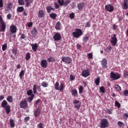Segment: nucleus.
Returning <instances> with one entry per match:
<instances>
[{
  "instance_id": "nucleus-1",
  "label": "nucleus",
  "mask_w": 128,
  "mask_h": 128,
  "mask_svg": "<svg viewBox=\"0 0 128 128\" xmlns=\"http://www.w3.org/2000/svg\"><path fill=\"white\" fill-rule=\"evenodd\" d=\"M6 28V24L4 20L2 17L0 16V32H4Z\"/></svg>"
},
{
  "instance_id": "nucleus-2",
  "label": "nucleus",
  "mask_w": 128,
  "mask_h": 128,
  "mask_svg": "<svg viewBox=\"0 0 128 128\" xmlns=\"http://www.w3.org/2000/svg\"><path fill=\"white\" fill-rule=\"evenodd\" d=\"M72 36L75 38H78L80 36H82V30L80 28H76L75 30V32L72 33Z\"/></svg>"
},
{
  "instance_id": "nucleus-3",
  "label": "nucleus",
  "mask_w": 128,
  "mask_h": 128,
  "mask_svg": "<svg viewBox=\"0 0 128 128\" xmlns=\"http://www.w3.org/2000/svg\"><path fill=\"white\" fill-rule=\"evenodd\" d=\"M110 78L112 80H116L120 78V74L118 72L114 73V72L112 71L110 73Z\"/></svg>"
},
{
  "instance_id": "nucleus-4",
  "label": "nucleus",
  "mask_w": 128,
  "mask_h": 128,
  "mask_svg": "<svg viewBox=\"0 0 128 128\" xmlns=\"http://www.w3.org/2000/svg\"><path fill=\"white\" fill-rule=\"evenodd\" d=\"M10 36H16V34L18 30V28L16 25H11L10 27Z\"/></svg>"
},
{
  "instance_id": "nucleus-5",
  "label": "nucleus",
  "mask_w": 128,
  "mask_h": 128,
  "mask_svg": "<svg viewBox=\"0 0 128 128\" xmlns=\"http://www.w3.org/2000/svg\"><path fill=\"white\" fill-rule=\"evenodd\" d=\"M54 88L56 90L63 92L64 90V83H61L60 84V83L58 82H56L54 84Z\"/></svg>"
},
{
  "instance_id": "nucleus-6",
  "label": "nucleus",
  "mask_w": 128,
  "mask_h": 128,
  "mask_svg": "<svg viewBox=\"0 0 128 128\" xmlns=\"http://www.w3.org/2000/svg\"><path fill=\"white\" fill-rule=\"evenodd\" d=\"M108 127V119L102 118L100 120V128H106Z\"/></svg>"
},
{
  "instance_id": "nucleus-7",
  "label": "nucleus",
  "mask_w": 128,
  "mask_h": 128,
  "mask_svg": "<svg viewBox=\"0 0 128 128\" xmlns=\"http://www.w3.org/2000/svg\"><path fill=\"white\" fill-rule=\"evenodd\" d=\"M110 43L112 44V46H116V44L118 43V38H116V34H113L111 36Z\"/></svg>"
},
{
  "instance_id": "nucleus-8",
  "label": "nucleus",
  "mask_w": 128,
  "mask_h": 128,
  "mask_svg": "<svg viewBox=\"0 0 128 128\" xmlns=\"http://www.w3.org/2000/svg\"><path fill=\"white\" fill-rule=\"evenodd\" d=\"M19 106L20 108H26L28 106V101L26 99L22 100L20 102Z\"/></svg>"
},
{
  "instance_id": "nucleus-9",
  "label": "nucleus",
  "mask_w": 128,
  "mask_h": 128,
  "mask_svg": "<svg viewBox=\"0 0 128 128\" xmlns=\"http://www.w3.org/2000/svg\"><path fill=\"white\" fill-rule=\"evenodd\" d=\"M62 61L67 64H72V60L68 56H62Z\"/></svg>"
},
{
  "instance_id": "nucleus-10",
  "label": "nucleus",
  "mask_w": 128,
  "mask_h": 128,
  "mask_svg": "<svg viewBox=\"0 0 128 128\" xmlns=\"http://www.w3.org/2000/svg\"><path fill=\"white\" fill-rule=\"evenodd\" d=\"M53 38L55 42H58L62 40V35L59 32H56Z\"/></svg>"
},
{
  "instance_id": "nucleus-11",
  "label": "nucleus",
  "mask_w": 128,
  "mask_h": 128,
  "mask_svg": "<svg viewBox=\"0 0 128 128\" xmlns=\"http://www.w3.org/2000/svg\"><path fill=\"white\" fill-rule=\"evenodd\" d=\"M105 10L109 12H114V6H112L110 4H108L105 6Z\"/></svg>"
},
{
  "instance_id": "nucleus-12",
  "label": "nucleus",
  "mask_w": 128,
  "mask_h": 128,
  "mask_svg": "<svg viewBox=\"0 0 128 128\" xmlns=\"http://www.w3.org/2000/svg\"><path fill=\"white\" fill-rule=\"evenodd\" d=\"M90 74V69L88 68L84 70L82 73V76H84V78H88Z\"/></svg>"
},
{
  "instance_id": "nucleus-13",
  "label": "nucleus",
  "mask_w": 128,
  "mask_h": 128,
  "mask_svg": "<svg viewBox=\"0 0 128 128\" xmlns=\"http://www.w3.org/2000/svg\"><path fill=\"white\" fill-rule=\"evenodd\" d=\"M101 64L102 68H108V60L106 58L102 60Z\"/></svg>"
},
{
  "instance_id": "nucleus-14",
  "label": "nucleus",
  "mask_w": 128,
  "mask_h": 128,
  "mask_svg": "<svg viewBox=\"0 0 128 128\" xmlns=\"http://www.w3.org/2000/svg\"><path fill=\"white\" fill-rule=\"evenodd\" d=\"M73 104H74V106L77 110H80V100H74Z\"/></svg>"
},
{
  "instance_id": "nucleus-15",
  "label": "nucleus",
  "mask_w": 128,
  "mask_h": 128,
  "mask_svg": "<svg viewBox=\"0 0 128 128\" xmlns=\"http://www.w3.org/2000/svg\"><path fill=\"white\" fill-rule=\"evenodd\" d=\"M40 65L44 68H46V67L48 66V61H46V60H42L40 61Z\"/></svg>"
},
{
  "instance_id": "nucleus-16",
  "label": "nucleus",
  "mask_w": 128,
  "mask_h": 128,
  "mask_svg": "<svg viewBox=\"0 0 128 128\" xmlns=\"http://www.w3.org/2000/svg\"><path fill=\"white\" fill-rule=\"evenodd\" d=\"M122 8L124 10L128 9V0H124V2L122 4Z\"/></svg>"
},
{
  "instance_id": "nucleus-17",
  "label": "nucleus",
  "mask_w": 128,
  "mask_h": 128,
  "mask_svg": "<svg viewBox=\"0 0 128 128\" xmlns=\"http://www.w3.org/2000/svg\"><path fill=\"white\" fill-rule=\"evenodd\" d=\"M34 116L38 118V116H40V108H36L34 111Z\"/></svg>"
},
{
  "instance_id": "nucleus-18",
  "label": "nucleus",
  "mask_w": 128,
  "mask_h": 128,
  "mask_svg": "<svg viewBox=\"0 0 128 128\" xmlns=\"http://www.w3.org/2000/svg\"><path fill=\"white\" fill-rule=\"evenodd\" d=\"M31 34L33 38H34L36 34H38V30L36 27H34L31 30Z\"/></svg>"
},
{
  "instance_id": "nucleus-19",
  "label": "nucleus",
  "mask_w": 128,
  "mask_h": 128,
  "mask_svg": "<svg viewBox=\"0 0 128 128\" xmlns=\"http://www.w3.org/2000/svg\"><path fill=\"white\" fill-rule=\"evenodd\" d=\"M12 2H9L8 4V6L6 8V12H10V10H12Z\"/></svg>"
},
{
  "instance_id": "nucleus-20",
  "label": "nucleus",
  "mask_w": 128,
  "mask_h": 128,
  "mask_svg": "<svg viewBox=\"0 0 128 128\" xmlns=\"http://www.w3.org/2000/svg\"><path fill=\"white\" fill-rule=\"evenodd\" d=\"M38 88H40V86H37L36 84L33 86V92L34 94H36V92H38L36 90Z\"/></svg>"
},
{
  "instance_id": "nucleus-21",
  "label": "nucleus",
  "mask_w": 128,
  "mask_h": 128,
  "mask_svg": "<svg viewBox=\"0 0 128 128\" xmlns=\"http://www.w3.org/2000/svg\"><path fill=\"white\" fill-rule=\"evenodd\" d=\"M38 16L40 18H44V11L42 10H39Z\"/></svg>"
},
{
  "instance_id": "nucleus-22",
  "label": "nucleus",
  "mask_w": 128,
  "mask_h": 128,
  "mask_svg": "<svg viewBox=\"0 0 128 128\" xmlns=\"http://www.w3.org/2000/svg\"><path fill=\"white\" fill-rule=\"evenodd\" d=\"M8 106H9V104H8V102H6V100H4L2 102L1 107L4 108Z\"/></svg>"
},
{
  "instance_id": "nucleus-23",
  "label": "nucleus",
  "mask_w": 128,
  "mask_h": 128,
  "mask_svg": "<svg viewBox=\"0 0 128 128\" xmlns=\"http://www.w3.org/2000/svg\"><path fill=\"white\" fill-rule=\"evenodd\" d=\"M31 46H32V50H34V52H36V50H38V44H31Z\"/></svg>"
},
{
  "instance_id": "nucleus-24",
  "label": "nucleus",
  "mask_w": 128,
  "mask_h": 128,
  "mask_svg": "<svg viewBox=\"0 0 128 128\" xmlns=\"http://www.w3.org/2000/svg\"><path fill=\"white\" fill-rule=\"evenodd\" d=\"M4 108L6 111V114H9L10 112V105H8Z\"/></svg>"
},
{
  "instance_id": "nucleus-25",
  "label": "nucleus",
  "mask_w": 128,
  "mask_h": 128,
  "mask_svg": "<svg viewBox=\"0 0 128 128\" xmlns=\"http://www.w3.org/2000/svg\"><path fill=\"white\" fill-rule=\"evenodd\" d=\"M78 10H82L84 8V2L79 3L78 4Z\"/></svg>"
},
{
  "instance_id": "nucleus-26",
  "label": "nucleus",
  "mask_w": 128,
  "mask_h": 128,
  "mask_svg": "<svg viewBox=\"0 0 128 128\" xmlns=\"http://www.w3.org/2000/svg\"><path fill=\"white\" fill-rule=\"evenodd\" d=\"M9 122L10 126L11 128H14V126H16V124H14V119H10Z\"/></svg>"
},
{
  "instance_id": "nucleus-27",
  "label": "nucleus",
  "mask_w": 128,
  "mask_h": 128,
  "mask_svg": "<svg viewBox=\"0 0 128 128\" xmlns=\"http://www.w3.org/2000/svg\"><path fill=\"white\" fill-rule=\"evenodd\" d=\"M60 22H58L56 23V26H55V28L56 30H60Z\"/></svg>"
},
{
  "instance_id": "nucleus-28",
  "label": "nucleus",
  "mask_w": 128,
  "mask_h": 128,
  "mask_svg": "<svg viewBox=\"0 0 128 128\" xmlns=\"http://www.w3.org/2000/svg\"><path fill=\"white\" fill-rule=\"evenodd\" d=\"M48 62H56V58L54 56H50L49 58L47 59Z\"/></svg>"
},
{
  "instance_id": "nucleus-29",
  "label": "nucleus",
  "mask_w": 128,
  "mask_h": 128,
  "mask_svg": "<svg viewBox=\"0 0 128 128\" xmlns=\"http://www.w3.org/2000/svg\"><path fill=\"white\" fill-rule=\"evenodd\" d=\"M71 94L72 96H78V90L76 89H74L71 90Z\"/></svg>"
},
{
  "instance_id": "nucleus-30",
  "label": "nucleus",
  "mask_w": 128,
  "mask_h": 128,
  "mask_svg": "<svg viewBox=\"0 0 128 128\" xmlns=\"http://www.w3.org/2000/svg\"><path fill=\"white\" fill-rule=\"evenodd\" d=\"M47 12L48 14H50V10H54V8L52 7L51 6H47L46 8Z\"/></svg>"
},
{
  "instance_id": "nucleus-31",
  "label": "nucleus",
  "mask_w": 128,
  "mask_h": 128,
  "mask_svg": "<svg viewBox=\"0 0 128 128\" xmlns=\"http://www.w3.org/2000/svg\"><path fill=\"white\" fill-rule=\"evenodd\" d=\"M24 10V8L23 6H19L17 8V12H22Z\"/></svg>"
},
{
  "instance_id": "nucleus-32",
  "label": "nucleus",
  "mask_w": 128,
  "mask_h": 128,
  "mask_svg": "<svg viewBox=\"0 0 128 128\" xmlns=\"http://www.w3.org/2000/svg\"><path fill=\"white\" fill-rule=\"evenodd\" d=\"M34 94H32V96H30L28 98V102L30 104L32 102V100H34Z\"/></svg>"
},
{
  "instance_id": "nucleus-33",
  "label": "nucleus",
  "mask_w": 128,
  "mask_h": 128,
  "mask_svg": "<svg viewBox=\"0 0 128 128\" xmlns=\"http://www.w3.org/2000/svg\"><path fill=\"white\" fill-rule=\"evenodd\" d=\"M26 2V8H29V6H30V0H24Z\"/></svg>"
},
{
  "instance_id": "nucleus-34",
  "label": "nucleus",
  "mask_w": 128,
  "mask_h": 128,
  "mask_svg": "<svg viewBox=\"0 0 128 128\" xmlns=\"http://www.w3.org/2000/svg\"><path fill=\"white\" fill-rule=\"evenodd\" d=\"M100 92H102V94L106 93V88H104V86H102L100 88Z\"/></svg>"
},
{
  "instance_id": "nucleus-35",
  "label": "nucleus",
  "mask_w": 128,
  "mask_h": 128,
  "mask_svg": "<svg viewBox=\"0 0 128 128\" xmlns=\"http://www.w3.org/2000/svg\"><path fill=\"white\" fill-rule=\"evenodd\" d=\"M117 124L118 126H120V128H122V126H126L124 122L120 121H118L117 123Z\"/></svg>"
},
{
  "instance_id": "nucleus-36",
  "label": "nucleus",
  "mask_w": 128,
  "mask_h": 128,
  "mask_svg": "<svg viewBox=\"0 0 128 128\" xmlns=\"http://www.w3.org/2000/svg\"><path fill=\"white\" fill-rule=\"evenodd\" d=\"M57 16L58 15L55 13H52L51 14H50V18H52L54 20H56V18Z\"/></svg>"
},
{
  "instance_id": "nucleus-37",
  "label": "nucleus",
  "mask_w": 128,
  "mask_h": 128,
  "mask_svg": "<svg viewBox=\"0 0 128 128\" xmlns=\"http://www.w3.org/2000/svg\"><path fill=\"white\" fill-rule=\"evenodd\" d=\"M25 72H26L25 70H22L21 72H20L19 74V77L20 78V80H22V76H24Z\"/></svg>"
},
{
  "instance_id": "nucleus-38",
  "label": "nucleus",
  "mask_w": 128,
  "mask_h": 128,
  "mask_svg": "<svg viewBox=\"0 0 128 128\" xmlns=\"http://www.w3.org/2000/svg\"><path fill=\"white\" fill-rule=\"evenodd\" d=\"M30 53L27 52L26 54V60H30Z\"/></svg>"
},
{
  "instance_id": "nucleus-39",
  "label": "nucleus",
  "mask_w": 128,
  "mask_h": 128,
  "mask_svg": "<svg viewBox=\"0 0 128 128\" xmlns=\"http://www.w3.org/2000/svg\"><path fill=\"white\" fill-rule=\"evenodd\" d=\"M6 100L8 102H13V99H12V96H8L6 98Z\"/></svg>"
},
{
  "instance_id": "nucleus-40",
  "label": "nucleus",
  "mask_w": 128,
  "mask_h": 128,
  "mask_svg": "<svg viewBox=\"0 0 128 128\" xmlns=\"http://www.w3.org/2000/svg\"><path fill=\"white\" fill-rule=\"evenodd\" d=\"M114 88L117 92H120V90H122V88H120L118 84L115 85Z\"/></svg>"
},
{
  "instance_id": "nucleus-41",
  "label": "nucleus",
  "mask_w": 128,
  "mask_h": 128,
  "mask_svg": "<svg viewBox=\"0 0 128 128\" xmlns=\"http://www.w3.org/2000/svg\"><path fill=\"white\" fill-rule=\"evenodd\" d=\"M70 0H66L65 2L64 1V6H68V4H70Z\"/></svg>"
},
{
  "instance_id": "nucleus-42",
  "label": "nucleus",
  "mask_w": 128,
  "mask_h": 128,
  "mask_svg": "<svg viewBox=\"0 0 128 128\" xmlns=\"http://www.w3.org/2000/svg\"><path fill=\"white\" fill-rule=\"evenodd\" d=\"M100 77H98V78L95 80L94 84H96V86H98V84H100Z\"/></svg>"
},
{
  "instance_id": "nucleus-43",
  "label": "nucleus",
  "mask_w": 128,
  "mask_h": 128,
  "mask_svg": "<svg viewBox=\"0 0 128 128\" xmlns=\"http://www.w3.org/2000/svg\"><path fill=\"white\" fill-rule=\"evenodd\" d=\"M89 38H90V37L86 35L83 38V42H88V40Z\"/></svg>"
},
{
  "instance_id": "nucleus-44",
  "label": "nucleus",
  "mask_w": 128,
  "mask_h": 128,
  "mask_svg": "<svg viewBox=\"0 0 128 128\" xmlns=\"http://www.w3.org/2000/svg\"><path fill=\"white\" fill-rule=\"evenodd\" d=\"M58 2L60 6H62L64 4V0H58Z\"/></svg>"
},
{
  "instance_id": "nucleus-45",
  "label": "nucleus",
  "mask_w": 128,
  "mask_h": 128,
  "mask_svg": "<svg viewBox=\"0 0 128 128\" xmlns=\"http://www.w3.org/2000/svg\"><path fill=\"white\" fill-rule=\"evenodd\" d=\"M41 84L44 88H48V84L46 83V82H42Z\"/></svg>"
},
{
  "instance_id": "nucleus-46",
  "label": "nucleus",
  "mask_w": 128,
  "mask_h": 128,
  "mask_svg": "<svg viewBox=\"0 0 128 128\" xmlns=\"http://www.w3.org/2000/svg\"><path fill=\"white\" fill-rule=\"evenodd\" d=\"M26 94L28 96H32V94H32V90H29L27 91Z\"/></svg>"
},
{
  "instance_id": "nucleus-47",
  "label": "nucleus",
  "mask_w": 128,
  "mask_h": 128,
  "mask_svg": "<svg viewBox=\"0 0 128 128\" xmlns=\"http://www.w3.org/2000/svg\"><path fill=\"white\" fill-rule=\"evenodd\" d=\"M18 4L20 6H24V0H18Z\"/></svg>"
},
{
  "instance_id": "nucleus-48",
  "label": "nucleus",
  "mask_w": 128,
  "mask_h": 128,
  "mask_svg": "<svg viewBox=\"0 0 128 128\" xmlns=\"http://www.w3.org/2000/svg\"><path fill=\"white\" fill-rule=\"evenodd\" d=\"M6 48H8V44H4L2 46V50L4 52L6 50Z\"/></svg>"
},
{
  "instance_id": "nucleus-49",
  "label": "nucleus",
  "mask_w": 128,
  "mask_h": 128,
  "mask_svg": "<svg viewBox=\"0 0 128 128\" xmlns=\"http://www.w3.org/2000/svg\"><path fill=\"white\" fill-rule=\"evenodd\" d=\"M84 91V88L82 87V86H80L79 88V94H82Z\"/></svg>"
},
{
  "instance_id": "nucleus-50",
  "label": "nucleus",
  "mask_w": 128,
  "mask_h": 128,
  "mask_svg": "<svg viewBox=\"0 0 128 128\" xmlns=\"http://www.w3.org/2000/svg\"><path fill=\"white\" fill-rule=\"evenodd\" d=\"M112 110H110L109 108L106 109V114H112Z\"/></svg>"
},
{
  "instance_id": "nucleus-51",
  "label": "nucleus",
  "mask_w": 128,
  "mask_h": 128,
  "mask_svg": "<svg viewBox=\"0 0 128 128\" xmlns=\"http://www.w3.org/2000/svg\"><path fill=\"white\" fill-rule=\"evenodd\" d=\"M115 106L118 108H120V104L118 101L115 102Z\"/></svg>"
},
{
  "instance_id": "nucleus-52",
  "label": "nucleus",
  "mask_w": 128,
  "mask_h": 128,
  "mask_svg": "<svg viewBox=\"0 0 128 128\" xmlns=\"http://www.w3.org/2000/svg\"><path fill=\"white\" fill-rule=\"evenodd\" d=\"M38 128H44V124L40 122L37 126Z\"/></svg>"
},
{
  "instance_id": "nucleus-53",
  "label": "nucleus",
  "mask_w": 128,
  "mask_h": 128,
  "mask_svg": "<svg viewBox=\"0 0 128 128\" xmlns=\"http://www.w3.org/2000/svg\"><path fill=\"white\" fill-rule=\"evenodd\" d=\"M110 50H112V46H108L107 48H105V51L106 52H108Z\"/></svg>"
},
{
  "instance_id": "nucleus-54",
  "label": "nucleus",
  "mask_w": 128,
  "mask_h": 128,
  "mask_svg": "<svg viewBox=\"0 0 128 128\" xmlns=\"http://www.w3.org/2000/svg\"><path fill=\"white\" fill-rule=\"evenodd\" d=\"M69 18H71V20H72V18H74V13L72 12L70 14Z\"/></svg>"
},
{
  "instance_id": "nucleus-55",
  "label": "nucleus",
  "mask_w": 128,
  "mask_h": 128,
  "mask_svg": "<svg viewBox=\"0 0 128 128\" xmlns=\"http://www.w3.org/2000/svg\"><path fill=\"white\" fill-rule=\"evenodd\" d=\"M88 58L89 60H92V54L89 53L88 54Z\"/></svg>"
},
{
  "instance_id": "nucleus-56",
  "label": "nucleus",
  "mask_w": 128,
  "mask_h": 128,
  "mask_svg": "<svg viewBox=\"0 0 128 128\" xmlns=\"http://www.w3.org/2000/svg\"><path fill=\"white\" fill-rule=\"evenodd\" d=\"M86 28H90V22H88L85 24Z\"/></svg>"
},
{
  "instance_id": "nucleus-57",
  "label": "nucleus",
  "mask_w": 128,
  "mask_h": 128,
  "mask_svg": "<svg viewBox=\"0 0 128 128\" xmlns=\"http://www.w3.org/2000/svg\"><path fill=\"white\" fill-rule=\"evenodd\" d=\"M75 78H76V77H74V75L72 74L70 75V80L71 81L74 80Z\"/></svg>"
},
{
  "instance_id": "nucleus-58",
  "label": "nucleus",
  "mask_w": 128,
  "mask_h": 128,
  "mask_svg": "<svg viewBox=\"0 0 128 128\" xmlns=\"http://www.w3.org/2000/svg\"><path fill=\"white\" fill-rule=\"evenodd\" d=\"M112 30H118V26L116 25V24H113Z\"/></svg>"
},
{
  "instance_id": "nucleus-59",
  "label": "nucleus",
  "mask_w": 128,
  "mask_h": 128,
  "mask_svg": "<svg viewBox=\"0 0 128 128\" xmlns=\"http://www.w3.org/2000/svg\"><path fill=\"white\" fill-rule=\"evenodd\" d=\"M124 94L125 96H128V90H124Z\"/></svg>"
},
{
  "instance_id": "nucleus-60",
  "label": "nucleus",
  "mask_w": 128,
  "mask_h": 128,
  "mask_svg": "<svg viewBox=\"0 0 128 128\" xmlns=\"http://www.w3.org/2000/svg\"><path fill=\"white\" fill-rule=\"evenodd\" d=\"M26 26H28V28H30V26H32V22L27 23Z\"/></svg>"
},
{
  "instance_id": "nucleus-61",
  "label": "nucleus",
  "mask_w": 128,
  "mask_h": 128,
  "mask_svg": "<svg viewBox=\"0 0 128 128\" xmlns=\"http://www.w3.org/2000/svg\"><path fill=\"white\" fill-rule=\"evenodd\" d=\"M26 38V34H22L20 37V38L21 40H24Z\"/></svg>"
},
{
  "instance_id": "nucleus-62",
  "label": "nucleus",
  "mask_w": 128,
  "mask_h": 128,
  "mask_svg": "<svg viewBox=\"0 0 128 128\" xmlns=\"http://www.w3.org/2000/svg\"><path fill=\"white\" fill-rule=\"evenodd\" d=\"M54 4L56 8V9L60 8V6L58 5V4L57 2H54Z\"/></svg>"
},
{
  "instance_id": "nucleus-63",
  "label": "nucleus",
  "mask_w": 128,
  "mask_h": 128,
  "mask_svg": "<svg viewBox=\"0 0 128 128\" xmlns=\"http://www.w3.org/2000/svg\"><path fill=\"white\" fill-rule=\"evenodd\" d=\"M24 122H28V120H30V117L26 116L24 118Z\"/></svg>"
},
{
  "instance_id": "nucleus-64",
  "label": "nucleus",
  "mask_w": 128,
  "mask_h": 128,
  "mask_svg": "<svg viewBox=\"0 0 128 128\" xmlns=\"http://www.w3.org/2000/svg\"><path fill=\"white\" fill-rule=\"evenodd\" d=\"M124 76H128V71L125 70L124 72Z\"/></svg>"
}]
</instances>
